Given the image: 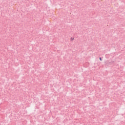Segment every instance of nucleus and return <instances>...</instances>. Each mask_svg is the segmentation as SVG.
Masks as SVG:
<instances>
[{
	"instance_id": "1",
	"label": "nucleus",
	"mask_w": 125,
	"mask_h": 125,
	"mask_svg": "<svg viewBox=\"0 0 125 125\" xmlns=\"http://www.w3.org/2000/svg\"><path fill=\"white\" fill-rule=\"evenodd\" d=\"M100 61H102V59H101V58H100Z\"/></svg>"
}]
</instances>
